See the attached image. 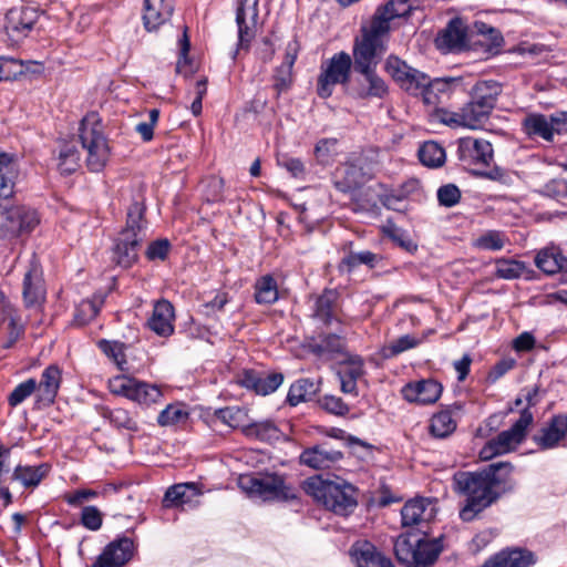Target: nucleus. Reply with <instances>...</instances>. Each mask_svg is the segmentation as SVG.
I'll use <instances>...</instances> for the list:
<instances>
[{
    "label": "nucleus",
    "mask_w": 567,
    "mask_h": 567,
    "mask_svg": "<svg viewBox=\"0 0 567 567\" xmlns=\"http://www.w3.org/2000/svg\"><path fill=\"white\" fill-rule=\"evenodd\" d=\"M553 123L550 117L540 113L527 114L522 121V128L529 137H540L546 142L554 141Z\"/></svg>",
    "instance_id": "e433bc0d"
},
{
    "label": "nucleus",
    "mask_w": 567,
    "mask_h": 567,
    "mask_svg": "<svg viewBox=\"0 0 567 567\" xmlns=\"http://www.w3.org/2000/svg\"><path fill=\"white\" fill-rule=\"evenodd\" d=\"M284 382V374L272 372L265 375L248 373L244 380L247 388L255 390L257 394L267 395L275 392Z\"/></svg>",
    "instance_id": "4c0bfd02"
},
{
    "label": "nucleus",
    "mask_w": 567,
    "mask_h": 567,
    "mask_svg": "<svg viewBox=\"0 0 567 567\" xmlns=\"http://www.w3.org/2000/svg\"><path fill=\"white\" fill-rule=\"evenodd\" d=\"M109 386L112 393L144 406L159 403L163 396L158 386L126 375L114 377L110 380Z\"/></svg>",
    "instance_id": "ddd939ff"
},
{
    "label": "nucleus",
    "mask_w": 567,
    "mask_h": 567,
    "mask_svg": "<svg viewBox=\"0 0 567 567\" xmlns=\"http://www.w3.org/2000/svg\"><path fill=\"white\" fill-rule=\"evenodd\" d=\"M102 513L95 506H85L81 513V524L90 529L97 530L102 526Z\"/></svg>",
    "instance_id": "69168bd1"
},
{
    "label": "nucleus",
    "mask_w": 567,
    "mask_h": 567,
    "mask_svg": "<svg viewBox=\"0 0 567 567\" xmlns=\"http://www.w3.org/2000/svg\"><path fill=\"white\" fill-rule=\"evenodd\" d=\"M337 145L336 138H322L315 147V155L319 163L327 164L334 154Z\"/></svg>",
    "instance_id": "338daca9"
},
{
    "label": "nucleus",
    "mask_w": 567,
    "mask_h": 567,
    "mask_svg": "<svg viewBox=\"0 0 567 567\" xmlns=\"http://www.w3.org/2000/svg\"><path fill=\"white\" fill-rule=\"evenodd\" d=\"M443 391V386L434 379H422L406 383L401 394L410 403L429 405L435 403Z\"/></svg>",
    "instance_id": "6ab92c4d"
},
{
    "label": "nucleus",
    "mask_w": 567,
    "mask_h": 567,
    "mask_svg": "<svg viewBox=\"0 0 567 567\" xmlns=\"http://www.w3.org/2000/svg\"><path fill=\"white\" fill-rule=\"evenodd\" d=\"M100 311V307L91 300H83L76 308L75 320L80 324H85L93 320Z\"/></svg>",
    "instance_id": "774afa93"
},
{
    "label": "nucleus",
    "mask_w": 567,
    "mask_h": 567,
    "mask_svg": "<svg viewBox=\"0 0 567 567\" xmlns=\"http://www.w3.org/2000/svg\"><path fill=\"white\" fill-rule=\"evenodd\" d=\"M18 176V164L13 155L0 148V214L4 217L0 223V239L13 240L30 234L40 224V216L34 208L28 206H9L14 193Z\"/></svg>",
    "instance_id": "7ed1b4c3"
},
{
    "label": "nucleus",
    "mask_w": 567,
    "mask_h": 567,
    "mask_svg": "<svg viewBox=\"0 0 567 567\" xmlns=\"http://www.w3.org/2000/svg\"><path fill=\"white\" fill-rule=\"evenodd\" d=\"M97 347L120 370H125V344L123 342L102 339L97 342Z\"/></svg>",
    "instance_id": "603ef678"
},
{
    "label": "nucleus",
    "mask_w": 567,
    "mask_h": 567,
    "mask_svg": "<svg viewBox=\"0 0 567 567\" xmlns=\"http://www.w3.org/2000/svg\"><path fill=\"white\" fill-rule=\"evenodd\" d=\"M472 33V43L482 45L489 55L498 53L504 44L501 31L485 22H474Z\"/></svg>",
    "instance_id": "7c9ffc66"
},
{
    "label": "nucleus",
    "mask_w": 567,
    "mask_h": 567,
    "mask_svg": "<svg viewBox=\"0 0 567 567\" xmlns=\"http://www.w3.org/2000/svg\"><path fill=\"white\" fill-rule=\"evenodd\" d=\"M381 256L370 250H362L358 252H349L343 259L342 264L348 267L349 270L365 265L369 268H374L381 260Z\"/></svg>",
    "instance_id": "864d4df0"
},
{
    "label": "nucleus",
    "mask_w": 567,
    "mask_h": 567,
    "mask_svg": "<svg viewBox=\"0 0 567 567\" xmlns=\"http://www.w3.org/2000/svg\"><path fill=\"white\" fill-rule=\"evenodd\" d=\"M340 389L344 394L358 395V380L364 375L363 360L359 357L343 362L338 373Z\"/></svg>",
    "instance_id": "473e14b6"
},
{
    "label": "nucleus",
    "mask_w": 567,
    "mask_h": 567,
    "mask_svg": "<svg viewBox=\"0 0 567 567\" xmlns=\"http://www.w3.org/2000/svg\"><path fill=\"white\" fill-rule=\"evenodd\" d=\"M473 33L468 34L467 25L460 18L452 19L436 39L441 50L460 52L472 43Z\"/></svg>",
    "instance_id": "aec40b11"
},
{
    "label": "nucleus",
    "mask_w": 567,
    "mask_h": 567,
    "mask_svg": "<svg viewBox=\"0 0 567 567\" xmlns=\"http://www.w3.org/2000/svg\"><path fill=\"white\" fill-rule=\"evenodd\" d=\"M340 296L334 289H326L316 297L312 317L326 326L332 322H341Z\"/></svg>",
    "instance_id": "4be33fe9"
},
{
    "label": "nucleus",
    "mask_w": 567,
    "mask_h": 567,
    "mask_svg": "<svg viewBox=\"0 0 567 567\" xmlns=\"http://www.w3.org/2000/svg\"><path fill=\"white\" fill-rule=\"evenodd\" d=\"M566 435L567 414H557L539 429L533 440L542 450H550L558 446Z\"/></svg>",
    "instance_id": "412c9836"
},
{
    "label": "nucleus",
    "mask_w": 567,
    "mask_h": 567,
    "mask_svg": "<svg viewBox=\"0 0 567 567\" xmlns=\"http://www.w3.org/2000/svg\"><path fill=\"white\" fill-rule=\"evenodd\" d=\"M526 270L523 261L511 258H498L495 261V276L505 280L520 278Z\"/></svg>",
    "instance_id": "09e8293b"
},
{
    "label": "nucleus",
    "mask_w": 567,
    "mask_h": 567,
    "mask_svg": "<svg viewBox=\"0 0 567 567\" xmlns=\"http://www.w3.org/2000/svg\"><path fill=\"white\" fill-rule=\"evenodd\" d=\"M535 563L536 557L530 550L508 548L495 554L481 567H530Z\"/></svg>",
    "instance_id": "bb28decb"
},
{
    "label": "nucleus",
    "mask_w": 567,
    "mask_h": 567,
    "mask_svg": "<svg viewBox=\"0 0 567 567\" xmlns=\"http://www.w3.org/2000/svg\"><path fill=\"white\" fill-rule=\"evenodd\" d=\"M539 194L554 199L566 198L567 181L564 178H553L539 189Z\"/></svg>",
    "instance_id": "e2e57ef3"
},
{
    "label": "nucleus",
    "mask_w": 567,
    "mask_h": 567,
    "mask_svg": "<svg viewBox=\"0 0 567 567\" xmlns=\"http://www.w3.org/2000/svg\"><path fill=\"white\" fill-rule=\"evenodd\" d=\"M420 162L427 167H440L445 163V150L434 141L424 142L417 152Z\"/></svg>",
    "instance_id": "79ce46f5"
},
{
    "label": "nucleus",
    "mask_w": 567,
    "mask_h": 567,
    "mask_svg": "<svg viewBox=\"0 0 567 567\" xmlns=\"http://www.w3.org/2000/svg\"><path fill=\"white\" fill-rule=\"evenodd\" d=\"M385 235L393 240L400 248L409 254H414L417 250L416 243L401 228L391 225L384 229Z\"/></svg>",
    "instance_id": "4d7b16f0"
},
{
    "label": "nucleus",
    "mask_w": 567,
    "mask_h": 567,
    "mask_svg": "<svg viewBox=\"0 0 567 567\" xmlns=\"http://www.w3.org/2000/svg\"><path fill=\"white\" fill-rule=\"evenodd\" d=\"M174 12L173 0H144L143 24L146 31H157L167 23Z\"/></svg>",
    "instance_id": "5701e85b"
},
{
    "label": "nucleus",
    "mask_w": 567,
    "mask_h": 567,
    "mask_svg": "<svg viewBox=\"0 0 567 567\" xmlns=\"http://www.w3.org/2000/svg\"><path fill=\"white\" fill-rule=\"evenodd\" d=\"M421 343V339L412 334H404L400 338L392 340L381 348V355L384 359L394 358L408 350L416 348Z\"/></svg>",
    "instance_id": "de8ad7c7"
},
{
    "label": "nucleus",
    "mask_w": 567,
    "mask_h": 567,
    "mask_svg": "<svg viewBox=\"0 0 567 567\" xmlns=\"http://www.w3.org/2000/svg\"><path fill=\"white\" fill-rule=\"evenodd\" d=\"M144 213L145 207L138 200H134L127 209L126 226L118 234L113 248V260L123 268L131 267L137 260L141 244L146 238Z\"/></svg>",
    "instance_id": "423d86ee"
},
{
    "label": "nucleus",
    "mask_w": 567,
    "mask_h": 567,
    "mask_svg": "<svg viewBox=\"0 0 567 567\" xmlns=\"http://www.w3.org/2000/svg\"><path fill=\"white\" fill-rule=\"evenodd\" d=\"M457 84L456 79L452 78H437L431 80L426 78L424 89L421 90L420 94L424 104L439 109L437 105L443 102V99L450 96L452 85Z\"/></svg>",
    "instance_id": "72a5a7b5"
},
{
    "label": "nucleus",
    "mask_w": 567,
    "mask_h": 567,
    "mask_svg": "<svg viewBox=\"0 0 567 567\" xmlns=\"http://www.w3.org/2000/svg\"><path fill=\"white\" fill-rule=\"evenodd\" d=\"M296 53L288 49L284 62L276 69L274 75V87L278 94L289 89L292 81V68L296 62Z\"/></svg>",
    "instance_id": "a18cd8bd"
},
{
    "label": "nucleus",
    "mask_w": 567,
    "mask_h": 567,
    "mask_svg": "<svg viewBox=\"0 0 567 567\" xmlns=\"http://www.w3.org/2000/svg\"><path fill=\"white\" fill-rule=\"evenodd\" d=\"M305 491L327 509L337 515L348 516L357 505L355 488L342 480H324L320 475L305 482Z\"/></svg>",
    "instance_id": "39448f33"
},
{
    "label": "nucleus",
    "mask_w": 567,
    "mask_h": 567,
    "mask_svg": "<svg viewBox=\"0 0 567 567\" xmlns=\"http://www.w3.org/2000/svg\"><path fill=\"white\" fill-rule=\"evenodd\" d=\"M412 6L409 0H390L385 6L379 7L372 17L369 27L361 29V41H370L373 44L386 48V38L390 32V23L396 18L410 14Z\"/></svg>",
    "instance_id": "1a4fd4ad"
},
{
    "label": "nucleus",
    "mask_w": 567,
    "mask_h": 567,
    "mask_svg": "<svg viewBox=\"0 0 567 567\" xmlns=\"http://www.w3.org/2000/svg\"><path fill=\"white\" fill-rule=\"evenodd\" d=\"M50 466L45 463L38 466L18 465L13 471V480L19 481L24 487H35L48 475Z\"/></svg>",
    "instance_id": "ea45409f"
},
{
    "label": "nucleus",
    "mask_w": 567,
    "mask_h": 567,
    "mask_svg": "<svg viewBox=\"0 0 567 567\" xmlns=\"http://www.w3.org/2000/svg\"><path fill=\"white\" fill-rule=\"evenodd\" d=\"M507 238L503 231L487 230L473 241V246L482 250L497 251L504 248Z\"/></svg>",
    "instance_id": "3c124183"
},
{
    "label": "nucleus",
    "mask_w": 567,
    "mask_h": 567,
    "mask_svg": "<svg viewBox=\"0 0 567 567\" xmlns=\"http://www.w3.org/2000/svg\"><path fill=\"white\" fill-rule=\"evenodd\" d=\"M535 563L536 557L530 550L508 548L495 554L481 567H530Z\"/></svg>",
    "instance_id": "a878e982"
},
{
    "label": "nucleus",
    "mask_w": 567,
    "mask_h": 567,
    "mask_svg": "<svg viewBox=\"0 0 567 567\" xmlns=\"http://www.w3.org/2000/svg\"><path fill=\"white\" fill-rule=\"evenodd\" d=\"M246 416L245 412L237 406H227L223 409H218L214 413V417L221 422L223 424L237 429L241 425L244 417Z\"/></svg>",
    "instance_id": "6e6d98bb"
},
{
    "label": "nucleus",
    "mask_w": 567,
    "mask_h": 567,
    "mask_svg": "<svg viewBox=\"0 0 567 567\" xmlns=\"http://www.w3.org/2000/svg\"><path fill=\"white\" fill-rule=\"evenodd\" d=\"M365 182L362 167L354 163H344L338 166L332 174V184L341 193H350Z\"/></svg>",
    "instance_id": "393cba45"
},
{
    "label": "nucleus",
    "mask_w": 567,
    "mask_h": 567,
    "mask_svg": "<svg viewBox=\"0 0 567 567\" xmlns=\"http://www.w3.org/2000/svg\"><path fill=\"white\" fill-rule=\"evenodd\" d=\"M104 416L110 421V423L116 429H123L127 431L135 432L137 431V422L131 416L130 412L122 409L116 408L113 410H107L104 413Z\"/></svg>",
    "instance_id": "5fc2aeb1"
},
{
    "label": "nucleus",
    "mask_w": 567,
    "mask_h": 567,
    "mask_svg": "<svg viewBox=\"0 0 567 567\" xmlns=\"http://www.w3.org/2000/svg\"><path fill=\"white\" fill-rule=\"evenodd\" d=\"M344 349V340L337 333L320 334L309 343V350L317 357L340 353Z\"/></svg>",
    "instance_id": "58836bf2"
},
{
    "label": "nucleus",
    "mask_w": 567,
    "mask_h": 567,
    "mask_svg": "<svg viewBox=\"0 0 567 567\" xmlns=\"http://www.w3.org/2000/svg\"><path fill=\"white\" fill-rule=\"evenodd\" d=\"M435 516V507L427 498L408 501L401 509L402 526H417L419 533L406 532L394 542V554L406 567H427L439 558L443 545L442 538H429L423 526Z\"/></svg>",
    "instance_id": "f03ea898"
},
{
    "label": "nucleus",
    "mask_w": 567,
    "mask_h": 567,
    "mask_svg": "<svg viewBox=\"0 0 567 567\" xmlns=\"http://www.w3.org/2000/svg\"><path fill=\"white\" fill-rule=\"evenodd\" d=\"M19 74H22V64L20 61L0 56V82L13 81Z\"/></svg>",
    "instance_id": "680f3d73"
},
{
    "label": "nucleus",
    "mask_w": 567,
    "mask_h": 567,
    "mask_svg": "<svg viewBox=\"0 0 567 567\" xmlns=\"http://www.w3.org/2000/svg\"><path fill=\"white\" fill-rule=\"evenodd\" d=\"M58 167L62 174L70 175L80 166L81 154L75 143L63 142L59 151Z\"/></svg>",
    "instance_id": "a19ab883"
},
{
    "label": "nucleus",
    "mask_w": 567,
    "mask_h": 567,
    "mask_svg": "<svg viewBox=\"0 0 567 567\" xmlns=\"http://www.w3.org/2000/svg\"><path fill=\"white\" fill-rule=\"evenodd\" d=\"M188 417V413L178 405L169 404L157 416V422L162 426L175 425Z\"/></svg>",
    "instance_id": "bf43d9fd"
},
{
    "label": "nucleus",
    "mask_w": 567,
    "mask_h": 567,
    "mask_svg": "<svg viewBox=\"0 0 567 567\" xmlns=\"http://www.w3.org/2000/svg\"><path fill=\"white\" fill-rule=\"evenodd\" d=\"M354 69V58L346 51L334 53L320 65V73L317 79V94L321 99L332 95L336 85L349 87L351 71Z\"/></svg>",
    "instance_id": "6e6552de"
},
{
    "label": "nucleus",
    "mask_w": 567,
    "mask_h": 567,
    "mask_svg": "<svg viewBox=\"0 0 567 567\" xmlns=\"http://www.w3.org/2000/svg\"><path fill=\"white\" fill-rule=\"evenodd\" d=\"M23 300L27 307H38L45 298L42 271L37 260L32 259L23 278Z\"/></svg>",
    "instance_id": "b1692460"
},
{
    "label": "nucleus",
    "mask_w": 567,
    "mask_h": 567,
    "mask_svg": "<svg viewBox=\"0 0 567 567\" xmlns=\"http://www.w3.org/2000/svg\"><path fill=\"white\" fill-rule=\"evenodd\" d=\"M502 92V83L495 80H480L471 87L470 97L492 114Z\"/></svg>",
    "instance_id": "f704fd0d"
},
{
    "label": "nucleus",
    "mask_w": 567,
    "mask_h": 567,
    "mask_svg": "<svg viewBox=\"0 0 567 567\" xmlns=\"http://www.w3.org/2000/svg\"><path fill=\"white\" fill-rule=\"evenodd\" d=\"M460 199L461 190L454 184H446L437 189V200L442 206L453 207L458 204Z\"/></svg>",
    "instance_id": "0e129e2a"
},
{
    "label": "nucleus",
    "mask_w": 567,
    "mask_h": 567,
    "mask_svg": "<svg viewBox=\"0 0 567 567\" xmlns=\"http://www.w3.org/2000/svg\"><path fill=\"white\" fill-rule=\"evenodd\" d=\"M351 555L357 567H394L391 559L383 556L373 544L367 540L354 543Z\"/></svg>",
    "instance_id": "c85d7f7f"
},
{
    "label": "nucleus",
    "mask_w": 567,
    "mask_h": 567,
    "mask_svg": "<svg viewBox=\"0 0 567 567\" xmlns=\"http://www.w3.org/2000/svg\"><path fill=\"white\" fill-rule=\"evenodd\" d=\"M343 460V453L332 446L330 442H321L305 449L299 461L302 465L313 470H328Z\"/></svg>",
    "instance_id": "dca6fc26"
},
{
    "label": "nucleus",
    "mask_w": 567,
    "mask_h": 567,
    "mask_svg": "<svg viewBox=\"0 0 567 567\" xmlns=\"http://www.w3.org/2000/svg\"><path fill=\"white\" fill-rule=\"evenodd\" d=\"M278 299V287L271 276H264L255 286V300L257 303L270 305Z\"/></svg>",
    "instance_id": "8fccbe9b"
},
{
    "label": "nucleus",
    "mask_w": 567,
    "mask_h": 567,
    "mask_svg": "<svg viewBox=\"0 0 567 567\" xmlns=\"http://www.w3.org/2000/svg\"><path fill=\"white\" fill-rule=\"evenodd\" d=\"M243 432L246 436L266 442L276 441L280 436V430L269 420L248 424L243 427Z\"/></svg>",
    "instance_id": "49530a36"
},
{
    "label": "nucleus",
    "mask_w": 567,
    "mask_h": 567,
    "mask_svg": "<svg viewBox=\"0 0 567 567\" xmlns=\"http://www.w3.org/2000/svg\"><path fill=\"white\" fill-rule=\"evenodd\" d=\"M39 19L38 10L31 7L10 9L6 14L4 29L8 37L19 41L28 37Z\"/></svg>",
    "instance_id": "f3484780"
},
{
    "label": "nucleus",
    "mask_w": 567,
    "mask_h": 567,
    "mask_svg": "<svg viewBox=\"0 0 567 567\" xmlns=\"http://www.w3.org/2000/svg\"><path fill=\"white\" fill-rule=\"evenodd\" d=\"M514 466L509 462H495L481 471H458L453 475L454 491L465 497L460 511L463 522H472L498 498L514 491Z\"/></svg>",
    "instance_id": "f257e3e1"
},
{
    "label": "nucleus",
    "mask_w": 567,
    "mask_h": 567,
    "mask_svg": "<svg viewBox=\"0 0 567 567\" xmlns=\"http://www.w3.org/2000/svg\"><path fill=\"white\" fill-rule=\"evenodd\" d=\"M174 307L165 299L154 305L153 313L147 321L152 331L162 337H168L174 332Z\"/></svg>",
    "instance_id": "2f4dec72"
},
{
    "label": "nucleus",
    "mask_w": 567,
    "mask_h": 567,
    "mask_svg": "<svg viewBox=\"0 0 567 567\" xmlns=\"http://www.w3.org/2000/svg\"><path fill=\"white\" fill-rule=\"evenodd\" d=\"M202 492L195 483H179L171 486L163 498V506L166 508L179 507L190 504Z\"/></svg>",
    "instance_id": "c9c22d12"
},
{
    "label": "nucleus",
    "mask_w": 567,
    "mask_h": 567,
    "mask_svg": "<svg viewBox=\"0 0 567 567\" xmlns=\"http://www.w3.org/2000/svg\"><path fill=\"white\" fill-rule=\"evenodd\" d=\"M61 379L62 373L58 365L51 364L43 370L40 382H37L35 389L37 400L39 403L50 405L54 402L60 389Z\"/></svg>",
    "instance_id": "c756f323"
},
{
    "label": "nucleus",
    "mask_w": 567,
    "mask_h": 567,
    "mask_svg": "<svg viewBox=\"0 0 567 567\" xmlns=\"http://www.w3.org/2000/svg\"><path fill=\"white\" fill-rule=\"evenodd\" d=\"M533 421V413L528 409H523L518 420L511 429L501 432L483 446L480 451L481 460L488 461L517 447L525 440L527 429Z\"/></svg>",
    "instance_id": "9b49d317"
},
{
    "label": "nucleus",
    "mask_w": 567,
    "mask_h": 567,
    "mask_svg": "<svg viewBox=\"0 0 567 567\" xmlns=\"http://www.w3.org/2000/svg\"><path fill=\"white\" fill-rule=\"evenodd\" d=\"M456 146L457 159L465 168H486L494 159V150L487 140L462 137L456 141Z\"/></svg>",
    "instance_id": "4468645a"
},
{
    "label": "nucleus",
    "mask_w": 567,
    "mask_h": 567,
    "mask_svg": "<svg viewBox=\"0 0 567 567\" xmlns=\"http://www.w3.org/2000/svg\"><path fill=\"white\" fill-rule=\"evenodd\" d=\"M239 486L249 497L262 502L288 501L295 497L293 491L278 475H245L239 478Z\"/></svg>",
    "instance_id": "f8f14e48"
},
{
    "label": "nucleus",
    "mask_w": 567,
    "mask_h": 567,
    "mask_svg": "<svg viewBox=\"0 0 567 567\" xmlns=\"http://www.w3.org/2000/svg\"><path fill=\"white\" fill-rule=\"evenodd\" d=\"M79 137L87 153L86 166L91 172H101L110 157V147L96 113L87 114L79 128Z\"/></svg>",
    "instance_id": "0eeeda50"
},
{
    "label": "nucleus",
    "mask_w": 567,
    "mask_h": 567,
    "mask_svg": "<svg viewBox=\"0 0 567 567\" xmlns=\"http://www.w3.org/2000/svg\"><path fill=\"white\" fill-rule=\"evenodd\" d=\"M384 68L402 90L414 96H417L421 90L424 89L429 76L424 72L410 66L396 55L388 56Z\"/></svg>",
    "instance_id": "2eb2a0df"
},
{
    "label": "nucleus",
    "mask_w": 567,
    "mask_h": 567,
    "mask_svg": "<svg viewBox=\"0 0 567 567\" xmlns=\"http://www.w3.org/2000/svg\"><path fill=\"white\" fill-rule=\"evenodd\" d=\"M259 0H238L236 23L238 27V48L248 49L255 37V25L258 19Z\"/></svg>",
    "instance_id": "a211bd4d"
},
{
    "label": "nucleus",
    "mask_w": 567,
    "mask_h": 567,
    "mask_svg": "<svg viewBox=\"0 0 567 567\" xmlns=\"http://www.w3.org/2000/svg\"><path fill=\"white\" fill-rule=\"evenodd\" d=\"M535 265L546 275L561 274L564 281L567 282V257L561 254L559 248L545 247L540 249L536 254Z\"/></svg>",
    "instance_id": "cd10ccee"
},
{
    "label": "nucleus",
    "mask_w": 567,
    "mask_h": 567,
    "mask_svg": "<svg viewBox=\"0 0 567 567\" xmlns=\"http://www.w3.org/2000/svg\"><path fill=\"white\" fill-rule=\"evenodd\" d=\"M320 406L328 413L343 416L349 412L348 404L339 396L326 394L319 400Z\"/></svg>",
    "instance_id": "052dcab7"
},
{
    "label": "nucleus",
    "mask_w": 567,
    "mask_h": 567,
    "mask_svg": "<svg viewBox=\"0 0 567 567\" xmlns=\"http://www.w3.org/2000/svg\"><path fill=\"white\" fill-rule=\"evenodd\" d=\"M318 391V385L311 379H299L290 385L288 391L287 401L290 405H298L301 402L308 401Z\"/></svg>",
    "instance_id": "37998d69"
},
{
    "label": "nucleus",
    "mask_w": 567,
    "mask_h": 567,
    "mask_svg": "<svg viewBox=\"0 0 567 567\" xmlns=\"http://www.w3.org/2000/svg\"><path fill=\"white\" fill-rule=\"evenodd\" d=\"M37 381L35 379H28L19 383L8 396V403L10 406L16 408L28 399L32 393L35 392Z\"/></svg>",
    "instance_id": "13d9d810"
},
{
    "label": "nucleus",
    "mask_w": 567,
    "mask_h": 567,
    "mask_svg": "<svg viewBox=\"0 0 567 567\" xmlns=\"http://www.w3.org/2000/svg\"><path fill=\"white\" fill-rule=\"evenodd\" d=\"M456 421L450 410H443L434 414L430 423V433L437 439H445L456 430Z\"/></svg>",
    "instance_id": "c03bdc74"
},
{
    "label": "nucleus",
    "mask_w": 567,
    "mask_h": 567,
    "mask_svg": "<svg viewBox=\"0 0 567 567\" xmlns=\"http://www.w3.org/2000/svg\"><path fill=\"white\" fill-rule=\"evenodd\" d=\"M491 113L472 97L457 111L435 109L430 113L431 122L444 124L452 128L465 127L470 130L481 128L489 118Z\"/></svg>",
    "instance_id": "9d476101"
},
{
    "label": "nucleus",
    "mask_w": 567,
    "mask_h": 567,
    "mask_svg": "<svg viewBox=\"0 0 567 567\" xmlns=\"http://www.w3.org/2000/svg\"><path fill=\"white\" fill-rule=\"evenodd\" d=\"M386 48L354 39L352 55L354 71L361 75L350 83L348 92L360 100L384 99L389 93L386 82L377 73L375 69Z\"/></svg>",
    "instance_id": "20e7f679"
}]
</instances>
